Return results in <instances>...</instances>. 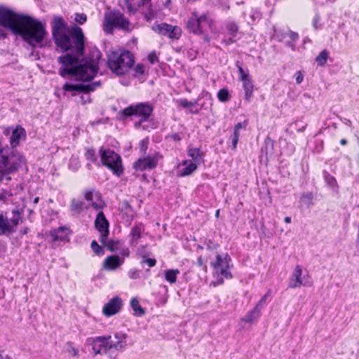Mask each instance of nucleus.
I'll list each match as a JSON object with an SVG mask.
<instances>
[{"instance_id": "nucleus-1", "label": "nucleus", "mask_w": 359, "mask_h": 359, "mask_svg": "<svg viewBox=\"0 0 359 359\" xmlns=\"http://www.w3.org/2000/svg\"><path fill=\"white\" fill-rule=\"evenodd\" d=\"M52 36L57 48L66 53L57 58L62 66L59 74L65 78L74 76L76 80L83 82L91 81L98 71L100 52L95 49L88 57H84L85 36L82 29L78 26L67 31V24L60 16H55L52 23Z\"/></svg>"}, {"instance_id": "nucleus-2", "label": "nucleus", "mask_w": 359, "mask_h": 359, "mask_svg": "<svg viewBox=\"0 0 359 359\" xmlns=\"http://www.w3.org/2000/svg\"><path fill=\"white\" fill-rule=\"evenodd\" d=\"M0 24L15 35L20 36L33 48L49 46L45 26L29 15H19L7 8H0Z\"/></svg>"}, {"instance_id": "nucleus-3", "label": "nucleus", "mask_w": 359, "mask_h": 359, "mask_svg": "<svg viewBox=\"0 0 359 359\" xmlns=\"http://www.w3.org/2000/svg\"><path fill=\"white\" fill-rule=\"evenodd\" d=\"M25 163L24 156L16 149L6 146L0 149V168L12 175Z\"/></svg>"}, {"instance_id": "nucleus-4", "label": "nucleus", "mask_w": 359, "mask_h": 359, "mask_svg": "<svg viewBox=\"0 0 359 359\" xmlns=\"http://www.w3.org/2000/svg\"><path fill=\"white\" fill-rule=\"evenodd\" d=\"M154 111L153 106L149 102H140L130 104L118 112L121 118L135 116L139 120L134 123L135 128H139L143 122L148 121Z\"/></svg>"}, {"instance_id": "nucleus-5", "label": "nucleus", "mask_w": 359, "mask_h": 359, "mask_svg": "<svg viewBox=\"0 0 359 359\" xmlns=\"http://www.w3.org/2000/svg\"><path fill=\"white\" fill-rule=\"evenodd\" d=\"M134 62L133 56L129 51H123L121 53L112 51L108 55V67L117 75L126 73Z\"/></svg>"}, {"instance_id": "nucleus-6", "label": "nucleus", "mask_w": 359, "mask_h": 359, "mask_svg": "<svg viewBox=\"0 0 359 359\" xmlns=\"http://www.w3.org/2000/svg\"><path fill=\"white\" fill-rule=\"evenodd\" d=\"M102 163L109 169L114 175L121 177L123 174L122 159L119 154L110 149L102 147L99 151Z\"/></svg>"}, {"instance_id": "nucleus-7", "label": "nucleus", "mask_w": 359, "mask_h": 359, "mask_svg": "<svg viewBox=\"0 0 359 359\" xmlns=\"http://www.w3.org/2000/svg\"><path fill=\"white\" fill-rule=\"evenodd\" d=\"M130 25V21L122 13L118 11H114L108 15H105L103 29L107 34H112L114 28L129 31Z\"/></svg>"}, {"instance_id": "nucleus-8", "label": "nucleus", "mask_w": 359, "mask_h": 359, "mask_svg": "<svg viewBox=\"0 0 359 359\" xmlns=\"http://www.w3.org/2000/svg\"><path fill=\"white\" fill-rule=\"evenodd\" d=\"M101 83L100 81H95L90 83H77L72 84L66 83L63 86V90L65 92H71L72 96H75L78 93H84L86 95L81 97L83 104L90 102V92L94 91L97 88L100 86Z\"/></svg>"}, {"instance_id": "nucleus-9", "label": "nucleus", "mask_w": 359, "mask_h": 359, "mask_svg": "<svg viewBox=\"0 0 359 359\" xmlns=\"http://www.w3.org/2000/svg\"><path fill=\"white\" fill-rule=\"evenodd\" d=\"M203 23L208 24L210 27L214 23V20L209 18L208 15L206 13L198 16L196 12H193L191 17L186 22V28L191 33L196 35H201L203 34Z\"/></svg>"}, {"instance_id": "nucleus-10", "label": "nucleus", "mask_w": 359, "mask_h": 359, "mask_svg": "<svg viewBox=\"0 0 359 359\" xmlns=\"http://www.w3.org/2000/svg\"><path fill=\"white\" fill-rule=\"evenodd\" d=\"M231 261L230 256L226 254L224 257L217 254L215 262H211V266L213 267L215 273L218 277L222 276L219 283H223V277L229 279L231 278L232 276L229 271V263Z\"/></svg>"}, {"instance_id": "nucleus-11", "label": "nucleus", "mask_w": 359, "mask_h": 359, "mask_svg": "<svg viewBox=\"0 0 359 359\" xmlns=\"http://www.w3.org/2000/svg\"><path fill=\"white\" fill-rule=\"evenodd\" d=\"M151 29L154 32L171 39H179L182 35V29L180 27L165 22L155 23L152 25Z\"/></svg>"}, {"instance_id": "nucleus-12", "label": "nucleus", "mask_w": 359, "mask_h": 359, "mask_svg": "<svg viewBox=\"0 0 359 359\" xmlns=\"http://www.w3.org/2000/svg\"><path fill=\"white\" fill-rule=\"evenodd\" d=\"M162 156L158 153H154L140 158L133 163V168L136 170L143 171L155 168Z\"/></svg>"}, {"instance_id": "nucleus-13", "label": "nucleus", "mask_w": 359, "mask_h": 359, "mask_svg": "<svg viewBox=\"0 0 359 359\" xmlns=\"http://www.w3.org/2000/svg\"><path fill=\"white\" fill-rule=\"evenodd\" d=\"M111 337L101 336L93 339H88V344L92 346V351L94 355L106 354L109 349V340Z\"/></svg>"}, {"instance_id": "nucleus-14", "label": "nucleus", "mask_w": 359, "mask_h": 359, "mask_svg": "<svg viewBox=\"0 0 359 359\" xmlns=\"http://www.w3.org/2000/svg\"><path fill=\"white\" fill-rule=\"evenodd\" d=\"M123 301L118 296L111 298L102 308V313L107 317L118 313L122 309Z\"/></svg>"}, {"instance_id": "nucleus-15", "label": "nucleus", "mask_w": 359, "mask_h": 359, "mask_svg": "<svg viewBox=\"0 0 359 359\" xmlns=\"http://www.w3.org/2000/svg\"><path fill=\"white\" fill-rule=\"evenodd\" d=\"M302 267L297 265L290 280L289 287L291 288L300 287L302 285L309 286L310 283L308 281H303L302 279Z\"/></svg>"}, {"instance_id": "nucleus-16", "label": "nucleus", "mask_w": 359, "mask_h": 359, "mask_svg": "<svg viewBox=\"0 0 359 359\" xmlns=\"http://www.w3.org/2000/svg\"><path fill=\"white\" fill-rule=\"evenodd\" d=\"M27 137L26 130L21 126H18L15 129L12 130L11 135L10 137V144L9 148L15 149L20 142L21 140H25Z\"/></svg>"}, {"instance_id": "nucleus-17", "label": "nucleus", "mask_w": 359, "mask_h": 359, "mask_svg": "<svg viewBox=\"0 0 359 359\" xmlns=\"http://www.w3.org/2000/svg\"><path fill=\"white\" fill-rule=\"evenodd\" d=\"M124 263V258L118 255H110L105 258L103 267L106 270L114 271Z\"/></svg>"}, {"instance_id": "nucleus-18", "label": "nucleus", "mask_w": 359, "mask_h": 359, "mask_svg": "<svg viewBox=\"0 0 359 359\" xmlns=\"http://www.w3.org/2000/svg\"><path fill=\"white\" fill-rule=\"evenodd\" d=\"M69 208L72 215L77 216L81 214L85 210H87L88 207L82 200L72 198L70 201Z\"/></svg>"}, {"instance_id": "nucleus-19", "label": "nucleus", "mask_w": 359, "mask_h": 359, "mask_svg": "<svg viewBox=\"0 0 359 359\" xmlns=\"http://www.w3.org/2000/svg\"><path fill=\"white\" fill-rule=\"evenodd\" d=\"M50 236L53 241H65L68 238V229L66 226H60L50 231Z\"/></svg>"}, {"instance_id": "nucleus-20", "label": "nucleus", "mask_w": 359, "mask_h": 359, "mask_svg": "<svg viewBox=\"0 0 359 359\" xmlns=\"http://www.w3.org/2000/svg\"><path fill=\"white\" fill-rule=\"evenodd\" d=\"M114 337L116 341H109V349L114 348L116 351H120L126 346V335L125 334L116 333Z\"/></svg>"}, {"instance_id": "nucleus-21", "label": "nucleus", "mask_w": 359, "mask_h": 359, "mask_svg": "<svg viewBox=\"0 0 359 359\" xmlns=\"http://www.w3.org/2000/svg\"><path fill=\"white\" fill-rule=\"evenodd\" d=\"M95 226L100 232L109 230V222L103 212L100 211L97 213L95 221Z\"/></svg>"}, {"instance_id": "nucleus-22", "label": "nucleus", "mask_w": 359, "mask_h": 359, "mask_svg": "<svg viewBox=\"0 0 359 359\" xmlns=\"http://www.w3.org/2000/svg\"><path fill=\"white\" fill-rule=\"evenodd\" d=\"M187 154L192 158V163H196V165H200L204 162V154L199 148L189 147L187 150Z\"/></svg>"}, {"instance_id": "nucleus-23", "label": "nucleus", "mask_w": 359, "mask_h": 359, "mask_svg": "<svg viewBox=\"0 0 359 359\" xmlns=\"http://www.w3.org/2000/svg\"><path fill=\"white\" fill-rule=\"evenodd\" d=\"M15 231L11 226L9 219L3 214L0 215V235H7Z\"/></svg>"}, {"instance_id": "nucleus-24", "label": "nucleus", "mask_w": 359, "mask_h": 359, "mask_svg": "<svg viewBox=\"0 0 359 359\" xmlns=\"http://www.w3.org/2000/svg\"><path fill=\"white\" fill-rule=\"evenodd\" d=\"M182 165L184 167L179 170V175L180 177H185L191 175L198 168L196 163H192L189 160H185L182 162Z\"/></svg>"}, {"instance_id": "nucleus-25", "label": "nucleus", "mask_w": 359, "mask_h": 359, "mask_svg": "<svg viewBox=\"0 0 359 359\" xmlns=\"http://www.w3.org/2000/svg\"><path fill=\"white\" fill-rule=\"evenodd\" d=\"M261 309L255 306L252 310L250 311L244 316L242 318V321L248 323H252L257 321L261 316Z\"/></svg>"}, {"instance_id": "nucleus-26", "label": "nucleus", "mask_w": 359, "mask_h": 359, "mask_svg": "<svg viewBox=\"0 0 359 359\" xmlns=\"http://www.w3.org/2000/svg\"><path fill=\"white\" fill-rule=\"evenodd\" d=\"M144 228L142 224L139 223L136 224L131 229L130 236L133 237V240L131 241L132 244L136 245L137 243V240H139L142 236V233L144 231Z\"/></svg>"}, {"instance_id": "nucleus-27", "label": "nucleus", "mask_w": 359, "mask_h": 359, "mask_svg": "<svg viewBox=\"0 0 359 359\" xmlns=\"http://www.w3.org/2000/svg\"><path fill=\"white\" fill-rule=\"evenodd\" d=\"M243 82V87L245 90V99L248 102H250L253 96L254 85L250 79L245 80Z\"/></svg>"}, {"instance_id": "nucleus-28", "label": "nucleus", "mask_w": 359, "mask_h": 359, "mask_svg": "<svg viewBox=\"0 0 359 359\" xmlns=\"http://www.w3.org/2000/svg\"><path fill=\"white\" fill-rule=\"evenodd\" d=\"M273 150V140L267 137L264 143V146L261 149L262 156H265L267 158L269 155H271Z\"/></svg>"}, {"instance_id": "nucleus-29", "label": "nucleus", "mask_w": 359, "mask_h": 359, "mask_svg": "<svg viewBox=\"0 0 359 359\" xmlns=\"http://www.w3.org/2000/svg\"><path fill=\"white\" fill-rule=\"evenodd\" d=\"M313 194L312 192H304L299 199V203L302 205H306L307 208H310L313 205Z\"/></svg>"}, {"instance_id": "nucleus-30", "label": "nucleus", "mask_w": 359, "mask_h": 359, "mask_svg": "<svg viewBox=\"0 0 359 359\" xmlns=\"http://www.w3.org/2000/svg\"><path fill=\"white\" fill-rule=\"evenodd\" d=\"M180 274L179 269H168L165 271V279L170 284L176 283L177 276Z\"/></svg>"}, {"instance_id": "nucleus-31", "label": "nucleus", "mask_w": 359, "mask_h": 359, "mask_svg": "<svg viewBox=\"0 0 359 359\" xmlns=\"http://www.w3.org/2000/svg\"><path fill=\"white\" fill-rule=\"evenodd\" d=\"M130 306L134 311V315L136 316H142L144 314V310L140 306L139 301L136 298H132L130 300Z\"/></svg>"}, {"instance_id": "nucleus-32", "label": "nucleus", "mask_w": 359, "mask_h": 359, "mask_svg": "<svg viewBox=\"0 0 359 359\" xmlns=\"http://www.w3.org/2000/svg\"><path fill=\"white\" fill-rule=\"evenodd\" d=\"M323 177L326 184L332 189H337L338 184L334 177L331 175L328 172H323Z\"/></svg>"}, {"instance_id": "nucleus-33", "label": "nucleus", "mask_w": 359, "mask_h": 359, "mask_svg": "<svg viewBox=\"0 0 359 359\" xmlns=\"http://www.w3.org/2000/svg\"><path fill=\"white\" fill-rule=\"evenodd\" d=\"M329 56V53L327 50H322L319 55L316 57V62H317L318 66L323 67L324 66Z\"/></svg>"}, {"instance_id": "nucleus-34", "label": "nucleus", "mask_w": 359, "mask_h": 359, "mask_svg": "<svg viewBox=\"0 0 359 359\" xmlns=\"http://www.w3.org/2000/svg\"><path fill=\"white\" fill-rule=\"evenodd\" d=\"M251 21H248L249 24H254L262 18V13L257 8H252L248 13Z\"/></svg>"}, {"instance_id": "nucleus-35", "label": "nucleus", "mask_w": 359, "mask_h": 359, "mask_svg": "<svg viewBox=\"0 0 359 359\" xmlns=\"http://www.w3.org/2000/svg\"><path fill=\"white\" fill-rule=\"evenodd\" d=\"M12 214L13 217L11 219H9V222L12 228L15 229V227L19 224L20 221L21 220V217L18 209L13 210Z\"/></svg>"}, {"instance_id": "nucleus-36", "label": "nucleus", "mask_w": 359, "mask_h": 359, "mask_svg": "<svg viewBox=\"0 0 359 359\" xmlns=\"http://www.w3.org/2000/svg\"><path fill=\"white\" fill-rule=\"evenodd\" d=\"M217 98L222 102H226L230 100L231 95L226 88H222L217 93Z\"/></svg>"}, {"instance_id": "nucleus-37", "label": "nucleus", "mask_w": 359, "mask_h": 359, "mask_svg": "<svg viewBox=\"0 0 359 359\" xmlns=\"http://www.w3.org/2000/svg\"><path fill=\"white\" fill-rule=\"evenodd\" d=\"M226 29L230 36H233V37L236 36V34L238 32V26L235 22H226Z\"/></svg>"}, {"instance_id": "nucleus-38", "label": "nucleus", "mask_w": 359, "mask_h": 359, "mask_svg": "<svg viewBox=\"0 0 359 359\" xmlns=\"http://www.w3.org/2000/svg\"><path fill=\"white\" fill-rule=\"evenodd\" d=\"M84 198L86 201L91 202V205L94 209L99 210L102 208V205H100L93 201V191H86L85 194H84Z\"/></svg>"}, {"instance_id": "nucleus-39", "label": "nucleus", "mask_w": 359, "mask_h": 359, "mask_svg": "<svg viewBox=\"0 0 359 359\" xmlns=\"http://www.w3.org/2000/svg\"><path fill=\"white\" fill-rule=\"evenodd\" d=\"M236 66L238 67V71L239 73V79L241 81H244L250 79L248 70H245L241 66L238 65V62L236 63Z\"/></svg>"}, {"instance_id": "nucleus-40", "label": "nucleus", "mask_w": 359, "mask_h": 359, "mask_svg": "<svg viewBox=\"0 0 359 359\" xmlns=\"http://www.w3.org/2000/svg\"><path fill=\"white\" fill-rule=\"evenodd\" d=\"M85 158L86 160L90 161L93 163L97 162V157L95 155V151L93 149H88L85 152Z\"/></svg>"}, {"instance_id": "nucleus-41", "label": "nucleus", "mask_w": 359, "mask_h": 359, "mask_svg": "<svg viewBox=\"0 0 359 359\" xmlns=\"http://www.w3.org/2000/svg\"><path fill=\"white\" fill-rule=\"evenodd\" d=\"M91 248L93 250V251L97 255H103L104 253V251L103 250V248L99 245V244L97 243V242L96 241H93L91 242Z\"/></svg>"}, {"instance_id": "nucleus-42", "label": "nucleus", "mask_w": 359, "mask_h": 359, "mask_svg": "<svg viewBox=\"0 0 359 359\" xmlns=\"http://www.w3.org/2000/svg\"><path fill=\"white\" fill-rule=\"evenodd\" d=\"M287 38H289L290 39V41H291L287 42V45L288 46H290V47L293 48L294 45L292 43L295 42V41H297L298 40L299 35L296 32H292V31H288L287 32Z\"/></svg>"}, {"instance_id": "nucleus-43", "label": "nucleus", "mask_w": 359, "mask_h": 359, "mask_svg": "<svg viewBox=\"0 0 359 359\" xmlns=\"http://www.w3.org/2000/svg\"><path fill=\"white\" fill-rule=\"evenodd\" d=\"M287 32H282L280 30H277L274 28V34L273 35V37L274 39L278 40V41H283L284 39L287 38Z\"/></svg>"}, {"instance_id": "nucleus-44", "label": "nucleus", "mask_w": 359, "mask_h": 359, "mask_svg": "<svg viewBox=\"0 0 359 359\" xmlns=\"http://www.w3.org/2000/svg\"><path fill=\"white\" fill-rule=\"evenodd\" d=\"M179 105L183 108H189L196 104L197 102L189 101L187 99H181L178 101Z\"/></svg>"}, {"instance_id": "nucleus-45", "label": "nucleus", "mask_w": 359, "mask_h": 359, "mask_svg": "<svg viewBox=\"0 0 359 359\" xmlns=\"http://www.w3.org/2000/svg\"><path fill=\"white\" fill-rule=\"evenodd\" d=\"M74 20L77 23H79L80 25H83L86 22L87 16L84 13H75Z\"/></svg>"}, {"instance_id": "nucleus-46", "label": "nucleus", "mask_w": 359, "mask_h": 359, "mask_svg": "<svg viewBox=\"0 0 359 359\" xmlns=\"http://www.w3.org/2000/svg\"><path fill=\"white\" fill-rule=\"evenodd\" d=\"M128 275L130 279H138L140 278V271L137 269H131L128 271Z\"/></svg>"}, {"instance_id": "nucleus-47", "label": "nucleus", "mask_w": 359, "mask_h": 359, "mask_svg": "<svg viewBox=\"0 0 359 359\" xmlns=\"http://www.w3.org/2000/svg\"><path fill=\"white\" fill-rule=\"evenodd\" d=\"M11 180V175L0 168V182L4 181L9 182Z\"/></svg>"}, {"instance_id": "nucleus-48", "label": "nucleus", "mask_w": 359, "mask_h": 359, "mask_svg": "<svg viewBox=\"0 0 359 359\" xmlns=\"http://www.w3.org/2000/svg\"><path fill=\"white\" fill-rule=\"evenodd\" d=\"M118 241H108V242L105 244L109 250L114 252L117 249Z\"/></svg>"}, {"instance_id": "nucleus-49", "label": "nucleus", "mask_w": 359, "mask_h": 359, "mask_svg": "<svg viewBox=\"0 0 359 359\" xmlns=\"http://www.w3.org/2000/svg\"><path fill=\"white\" fill-rule=\"evenodd\" d=\"M109 234V230L107 231L100 232V241L105 245V244L108 242V236Z\"/></svg>"}, {"instance_id": "nucleus-50", "label": "nucleus", "mask_w": 359, "mask_h": 359, "mask_svg": "<svg viewBox=\"0 0 359 359\" xmlns=\"http://www.w3.org/2000/svg\"><path fill=\"white\" fill-rule=\"evenodd\" d=\"M148 60L151 64H154L158 62V57L155 51H153L149 54Z\"/></svg>"}, {"instance_id": "nucleus-51", "label": "nucleus", "mask_w": 359, "mask_h": 359, "mask_svg": "<svg viewBox=\"0 0 359 359\" xmlns=\"http://www.w3.org/2000/svg\"><path fill=\"white\" fill-rule=\"evenodd\" d=\"M236 37H233V36H230L229 37H224L222 43L225 44L226 46H229L236 41Z\"/></svg>"}, {"instance_id": "nucleus-52", "label": "nucleus", "mask_w": 359, "mask_h": 359, "mask_svg": "<svg viewBox=\"0 0 359 359\" xmlns=\"http://www.w3.org/2000/svg\"><path fill=\"white\" fill-rule=\"evenodd\" d=\"M142 263H146L149 267H153L156 264V260L154 258H143Z\"/></svg>"}, {"instance_id": "nucleus-53", "label": "nucleus", "mask_w": 359, "mask_h": 359, "mask_svg": "<svg viewBox=\"0 0 359 359\" xmlns=\"http://www.w3.org/2000/svg\"><path fill=\"white\" fill-rule=\"evenodd\" d=\"M79 161L76 158H72L69 162V168L74 171H76L79 168Z\"/></svg>"}, {"instance_id": "nucleus-54", "label": "nucleus", "mask_w": 359, "mask_h": 359, "mask_svg": "<svg viewBox=\"0 0 359 359\" xmlns=\"http://www.w3.org/2000/svg\"><path fill=\"white\" fill-rule=\"evenodd\" d=\"M294 77L297 84H300L304 80V75L300 71H298L295 73Z\"/></svg>"}, {"instance_id": "nucleus-55", "label": "nucleus", "mask_w": 359, "mask_h": 359, "mask_svg": "<svg viewBox=\"0 0 359 359\" xmlns=\"http://www.w3.org/2000/svg\"><path fill=\"white\" fill-rule=\"evenodd\" d=\"M320 20V18L318 15H316L313 19V27L316 29H318L320 27V26L319 25V22Z\"/></svg>"}, {"instance_id": "nucleus-56", "label": "nucleus", "mask_w": 359, "mask_h": 359, "mask_svg": "<svg viewBox=\"0 0 359 359\" xmlns=\"http://www.w3.org/2000/svg\"><path fill=\"white\" fill-rule=\"evenodd\" d=\"M140 150L143 151L144 153L146 152L147 147H148V140L144 139L140 142Z\"/></svg>"}, {"instance_id": "nucleus-57", "label": "nucleus", "mask_w": 359, "mask_h": 359, "mask_svg": "<svg viewBox=\"0 0 359 359\" xmlns=\"http://www.w3.org/2000/svg\"><path fill=\"white\" fill-rule=\"evenodd\" d=\"M123 206L128 210H129L130 212V217H131V219H133V214L134 213V211H133V208H132V206L130 205V203L125 201L123 202Z\"/></svg>"}, {"instance_id": "nucleus-58", "label": "nucleus", "mask_w": 359, "mask_h": 359, "mask_svg": "<svg viewBox=\"0 0 359 359\" xmlns=\"http://www.w3.org/2000/svg\"><path fill=\"white\" fill-rule=\"evenodd\" d=\"M168 137L172 140L175 142H180L182 140V137L178 133H172L168 135Z\"/></svg>"}, {"instance_id": "nucleus-59", "label": "nucleus", "mask_w": 359, "mask_h": 359, "mask_svg": "<svg viewBox=\"0 0 359 359\" xmlns=\"http://www.w3.org/2000/svg\"><path fill=\"white\" fill-rule=\"evenodd\" d=\"M268 293L266 294L265 295H264L262 299L258 302V303L256 304V306L259 307V309H262V305L265 302V301L266 300L267 297H268Z\"/></svg>"}, {"instance_id": "nucleus-60", "label": "nucleus", "mask_w": 359, "mask_h": 359, "mask_svg": "<svg viewBox=\"0 0 359 359\" xmlns=\"http://www.w3.org/2000/svg\"><path fill=\"white\" fill-rule=\"evenodd\" d=\"M246 126L247 123L245 122H239L235 125L233 128L238 130H241V129L245 128Z\"/></svg>"}, {"instance_id": "nucleus-61", "label": "nucleus", "mask_w": 359, "mask_h": 359, "mask_svg": "<svg viewBox=\"0 0 359 359\" xmlns=\"http://www.w3.org/2000/svg\"><path fill=\"white\" fill-rule=\"evenodd\" d=\"M135 71L137 73L142 74L144 72V67L142 65H137L135 67Z\"/></svg>"}, {"instance_id": "nucleus-62", "label": "nucleus", "mask_w": 359, "mask_h": 359, "mask_svg": "<svg viewBox=\"0 0 359 359\" xmlns=\"http://www.w3.org/2000/svg\"><path fill=\"white\" fill-rule=\"evenodd\" d=\"M238 138L231 137V142H232V149L235 150L237 147V144L238 142Z\"/></svg>"}, {"instance_id": "nucleus-63", "label": "nucleus", "mask_w": 359, "mask_h": 359, "mask_svg": "<svg viewBox=\"0 0 359 359\" xmlns=\"http://www.w3.org/2000/svg\"><path fill=\"white\" fill-rule=\"evenodd\" d=\"M7 196H12V194L10 193V191H4V194H0V200L6 199Z\"/></svg>"}, {"instance_id": "nucleus-64", "label": "nucleus", "mask_w": 359, "mask_h": 359, "mask_svg": "<svg viewBox=\"0 0 359 359\" xmlns=\"http://www.w3.org/2000/svg\"><path fill=\"white\" fill-rule=\"evenodd\" d=\"M29 231V229L28 227L25 226V227H23L20 230V233L22 235H26L28 233Z\"/></svg>"}]
</instances>
